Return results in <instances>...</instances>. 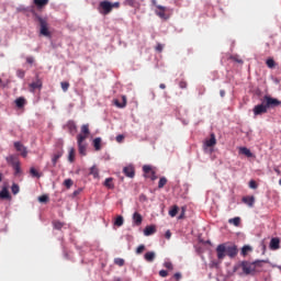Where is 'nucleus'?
Here are the masks:
<instances>
[{
    "instance_id": "31",
    "label": "nucleus",
    "mask_w": 281,
    "mask_h": 281,
    "mask_svg": "<svg viewBox=\"0 0 281 281\" xmlns=\"http://www.w3.org/2000/svg\"><path fill=\"white\" fill-rule=\"evenodd\" d=\"M0 199H11V196H10V191H8L7 188H3V189L0 191Z\"/></svg>"
},
{
    "instance_id": "30",
    "label": "nucleus",
    "mask_w": 281,
    "mask_h": 281,
    "mask_svg": "<svg viewBox=\"0 0 281 281\" xmlns=\"http://www.w3.org/2000/svg\"><path fill=\"white\" fill-rule=\"evenodd\" d=\"M7 161L8 164H11V166H14L16 164H19V158H16V156L11 155L9 157H7Z\"/></svg>"
},
{
    "instance_id": "29",
    "label": "nucleus",
    "mask_w": 281,
    "mask_h": 281,
    "mask_svg": "<svg viewBox=\"0 0 281 281\" xmlns=\"http://www.w3.org/2000/svg\"><path fill=\"white\" fill-rule=\"evenodd\" d=\"M47 3H49V0H34V4L37 8H45V5H47Z\"/></svg>"
},
{
    "instance_id": "34",
    "label": "nucleus",
    "mask_w": 281,
    "mask_h": 281,
    "mask_svg": "<svg viewBox=\"0 0 281 281\" xmlns=\"http://www.w3.org/2000/svg\"><path fill=\"white\" fill-rule=\"evenodd\" d=\"M228 223L231 225H234L235 227H239L240 226V217H234L228 220Z\"/></svg>"
},
{
    "instance_id": "7",
    "label": "nucleus",
    "mask_w": 281,
    "mask_h": 281,
    "mask_svg": "<svg viewBox=\"0 0 281 281\" xmlns=\"http://www.w3.org/2000/svg\"><path fill=\"white\" fill-rule=\"evenodd\" d=\"M268 110L269 108H267V103H265V101L262 100L261 104L255 105L252 113L255 116L265 115Z\"/></svg>"
},
{
    "instance_id": "24",
    "label": "nucleus",
    "mask_w": 281,
    "mask_h": 281,
    "mask_svg": "<svg viewBox=\"0 0 281 281\" xmlns=\"http://www.w3.org/2000/svg\"><path fill=\"white\" fill-rule=\"evenodd\" d=\"M103 186L109 190H113L115 188V184L113 183V178H106Z\"/></svg>"
},
{
    "instance_id": "21",
    "label": "nucleus",
    "mask_w": 281,
    "mask_h": 281,
    "mask_svg": "<svg viewBox=\"0 0 281 281\" xmlns=\"http://www.w3.org/2000/svg\"><path fill=\"white\" fill-rule=\"evenodd\" d=\"M239 153H240V155H245L248 158L254 157V153H251V150L247 147H240Z\"/></svg>"
},
{
    "instance_id": "26",
    "label": "nucleus",
    "mask_w": 281,
    "mask_h": 281,
    "mask_svg": "<svg viewBox=\"0 0 281 281\" xmlns=\"http://www.w3.org/2000/svg\"><path fill=\"white\" fill-rule=\"evenodd\" d=\"M90 175H92L94 179H100V170L98 169V167L92 166L90 168Z\"/></svg>"
},
{
    "instance_id": "64",
    "label": "nucleus",
    "mask_w": 281,
    "mask_h": 281,
    "mask_svg": "<svg viewBox=\"0 0 281 281\" xmlns=\"http://www.w3.org/2000/svg\"><path fill=\"white\" fill-rule=\"evenodd\" d=\"M113 281H122V279L116 277L113 279Z\"/></svg>"
},
{
    "instance_id": "1",
    "label": "nucleus",
    "mask_w": 281,
    "mask_h": 281,
    "mask_svg": "<svg viewBox=\"0 0 281 281\" xmlns=\"http://www.w3.org/2000/svg\"><path fill=\"white\" fill-rule=\"evenodd\" d=\"M216 254L218 260H225V256H228V258H236L238 256V246L234 244H220L216 247Z\"/></svg>"
},
{
    "instance_id": "19",
    "label": "nucleus",
    "mask_w": 281,
    "mask_h": 281,
    "mask_svg": "<svg viewBox=\"0 0 281 281\" xmlns=\"http://www.w3.org/2000/svg\"><path fill=\"white\" fill-rule=\"evenodd\" d=\"M157 10H158L156 11L157 16H159L160 19H166V7L157 5Z\"/></svg>"
},
{
    "instance_id": "36",
    "label": "nucleus",
    "mask_w": 281,
    "mask_h": 281,
    "mask_svg": "<svg viewBox=\"0 0 281 281\" xmlns=\"http://www.w3.org/2000/svg\"><path fill=\"white\" fill-rule=\"evenodd\" d=\"M53 226L55 229H63V227H65V223H63L60 221H54Z\"/></svg>"
},
{
    "instance_id": "22",
    "label": "nucleus",
    "mask_w": 281,
    "mask_h": 281,
    "mask_svg": "<svg viewBox=\"0 0 281 281\" xmlns=\"http://www.w3.org/2000/svg\"><path fill=\"white\" fill-rule=\"evenodd\" d=\"M123 5H128L130 8H138L139 1H137V0H124Z\"/></svg>"
},
{
    "instance_id": "43",
    "label": "nucleus",
    "mask_w": 281,
    "mask_h": 281,
    "mask_svg": "<svg viewBox=\"0 0 281 281\" xmlns=\"http://www.w3.org/2000/svg\"><path fill=\"white\" fill-rule=\"evenodd\" d=\"M249 251H251V247L250 246H244L241 248V256H247V254H249Z\"/></svg>"
},
{
    "instance_id": "57",
    "label": "nucleus",
    "mask_w": 281,
    "mask_h": 281,
    "mask_svg": "<svg viewBox=\"0 0 281 281\" xmlns=\"http://www.w3.org/2000/svg\"><path fill=\"white\" fill-rule=\"evenodd\" d=\"M156 52H164V45L157 44Z\"/></svg>"
},
{
    "instance_id": "17",
    "label": "nucleus",
    "mask_w": 281,
    "mask_h": 281,
    "mask_svg": "<svg viewBox=\"0 0 281 281\" xmlns=\"http://www.w3.org/2000/svg\"><path fill=\"white\" fill-rule=\"evenodd\" d=\"M15 105L19 108V109H23L26 104H27V100H25L24 97H20L18 99H15Z\"/></svg>"
},
{
    "instance_id": "39",
    "label": "nucleus",
    "mask_w": 281,
    "mask_h": 281,
    "mask_svg": "<svg viewBox=\"0 0 281 281\" xmlns=\"http://www.w3.org/2000/svg\"><path fill=\"white\" fill-rule=\"evenodd\" d=\"M38 202L40 203H49V195L44 194V195L38 196Z\"/></svg>"
},
{
    "instance_id": "33",
    "label": "nucleus",
    "mask_w": 281,
    "mask_h": 281,
    "mask_svg": "<svg viewBox=\"0 0 281 281\" xmlns=\"http://www.w3.org/2000/svg\"><path fill=\"white\" fill-rule=\"evenodd\" d=\"M177 214H179V206L173 205L171 207V210L169 211V216H171V218H175V216H177Z\"/></svg>"
},
{
    "instance_id": "16",
    "label": "nucleus",
    "mask_w": 281,
    "mask_h": 281,
    "mask_svg": "<svg viewBox=\"0 0 281 281\" xmlns=\"http://www.w3.org/2000/svg\"><path fill=\"white\" fill-rule=\"evenodd\" d=\"M206 148H212L216 146V136L214 134H211V138L205 140Z\"/></svg>"
},
{
    "instance_id": "48",
    "label": "nucleus",
    "mask_w": 281,
    "mask_h": 281,
    "mask_svg": "<svg viewBox=\"0 0 281 281\" xmlns=\"http://www.w3.org/2000/svg\"><path fill=\"white\" fill-rule=\"evenodd\" d=\"M249 188H250L251 190H257V189H258V183H256L255 180H250V181H249Z\"/></svg>"
},
{
    "instance_id": "53",
    "label": "nucleus",
    "mask_w": 281,
    "mask_h": 281,
    "mask_svg": "<svg viewBox=\"0 0 281 281\" xmlns=\"http://www.w3.org/2000/svg\"><path fill=\"white\" fill-rule=\"evenodd\" d=\"M159 276H160V278H168V271L167 270H160Z\"/></svg>"
},
{
    "instance_id": "5",
    "label": "nucleus",
    "mask_w": 281,
    "mask_h": 281,
    "mask_svg": "<svg viewBox=\"0 0 281 281\" xmlns=\"http://www.w3.org/2000/svg\"><path fill=\"white\" fill-rule=\"evenodd\" d=\"M263 104H266V106L268 109H276V106H280L281 105V101L276 99V98H271L269 95H265L263 97Z\"/></svg>"
},
{
    "instance_id": "3",
    "label": "nucleus",
    "mask_w": 281,
    "mask_h": 281,
    "mask_svg": "<svg viewBox=\"0 0 281 281\" xmlns=\"http://www.w3.org/2000/svg\"><path fill=\"white\" fill-rule=\"evenodd\" d=\"M99 12L100 14H103V16H106V14H111V12H113V5L109 0L101 1L99 3Z\"/></svg>"
},
{
    "instance_id": "55",
    "label": "nucleus",
    "mask_w": 281,
    "mask_h": 281,
    "mask_svg": "<svg viewBox=\"0 0 281 281\" xmlns=\"http://www.w3.org/2000/svg\"><path fill=\"white\" fill-rule=\"evenodd\" d=\"M165 238H167V240H170V238H172V233L170 231H167L165 234Z\"/></svg>"
},
{
    "instance_id": "41",
    "label": "nucleus",
    "mask_w": 281,
    "mask_h": 281,
    "mask_svg": "<svg viewBox=\"0 0 281 281\" xmlns=\"http://www.w3.org/2000/svg\"><path fill=\"white\" fill-rule=\"evenodd\" d=\"M114 265H116L117 267H124L125 261L123 258H115L114 259Z\"/></svg>"
},
{
    "instance_id": "52",
    "label": "nucleus",
    "mask_w": 281,
    "mask_h": 281,
    "mask_svg": "<svg viewBox=\"0 0 281 281\" xmlns=\"http://www.w3.org/2000/svg\"><path fill=\"white\" fill-rule=\"evenodd\" d=\"M16 76H18V78H25V71L24 70H18Z\"/></svg>"
},
{
    "instance_id": "18",
    "label": "nucleus",
    "mask_w": 281,
    "mask_h": 281,
    "mask_svg": "<svg viewBox=\"0 0 281 281\" xmlns=\"http://www.w3.org/2000/svg\"><path fill=\"white\" fill-rule=\"evenodd\" d=\"M31 91H36V89L43 88V81L41 79H37L36 81L30 83Z\"/></svg>"
},
{
    "instance_id": "50",
    "label": "nucleus",
    "mask_w": 281,
    "mask_h": 281,
    "mask_svg": "<svg viewBox=\"0 0 281 281\" xmlns=\"http://www.w3.org/2000/svg\"><path fill=\"white\" fill-rule=\"evenodd\" d=\"M146 249V246L144 245H139L137 248H136V254H144V250Z\"/></svg>"
},
{
    "instance_id": "51",
    "label": "nucleus",
    "mask_w": 281,
    "mask_h": 281,
    "mask_svg": "<svg viewBox=\"0 0 281 281\" xmlns=\"http://www.w3.org/2000/svg\"><path fill=\"white\" fill-rule=\"evenodd\" d=\"M178 218H179V220L186 218V206H182V207H181V214L179 215Z\"/></svg>"
},
{
    "instance_id": "32",
    "label": "nucleus",
    "mask_w": 281,
    "mask_h": 281,
    "mask_svg": "<svg viewBox=\"0 0 281 281\" xmlns=\"http://www.w3.org/2000/svg\"><path fill=\"white\" fill-rule=\"evenodd\" d=\"M114 225L116 227H122V225H124V217L122 215H119L114 221Z\"/></svg>"
},
{
    "instance_id": "25",
    "label": "nucleus",
    "mask_w": 281,
    "mask_h": 281,
    "mask_svg": "<svg viewBox=\"0 0 281 281\" xmlns=\"http://www.w3.org/2000/svg\"><path fill=\"white\" fill-rule=\"evenodd\" d=\"M60 157H63V150H58L56 154L53 155V166H56V164H58V159H60Z\"/></svg>"
},
{
    "instance_id": "58",
    "label": "nucleus",
    "mask_w": 281,
    "mask_h": 281,
    "mask_svg": "<svg viewBox=\"0 0 281 281\" xmlns=\"http://www.w3.org/2000/svg\"><path fill=\"white\" fill-rule=\"evenodd\" d=\"M173 278H175V280H177V281L181 280V273H180V272L175 273V274H173Z\"/></svg>"
},
{
    "instance_id": "11",
    "label": "nucleus",
    "mask_w": 281,
    "mask_h": 281,
    "mask_svg": "<svg viewBox=\"0 0 281 281\" xmlns=\"http://www.w3.org/2000/svg\"><path fill=\"white\" fill-rule=\"evenodd\" d=\"M64 127L69 131L70 135H76V132L78 131L76 122L74 121H68Z\"/></svg>"
},
{
    "instance_id": "14",
    "label": "nucleus",
    "mask_w": 281,
    "mask_h": 281,
    "mask_svg": "<svg viewBox=\"0 0 281 281\" xmlns=\"http://www.w3.org/2000/svg\"><path fill=\"white\" fill-rule=\"evenodd\" d=\"M270 249H272V251L280 249V238L273 237L270 240Z\"/></svg>"
},
{
    "instance_id": "60",
    "label": "nucleus",
    "mask_w": 281,
    "mask_h": 281,
    "mask_svg": "<svg viewBox=\"0 0 281 281\" xmlns=\"http://www.w3.org/2000/svg\"><path fill=\"white\" fill-rule=\"evenodd\" d=\"M111 5H112V10H113V8H120V2L111 3Z\"/></svg>"
},
{
    "instance_id": "59",
    "label": "nucleus",
    "mask_w": 281,
    "mask_h": 281,
    "mask_svg": "<svg viewBox=\"0 0 281 281\" xmlns=\"http://www.w3.org/2000/svg\"><path fill=\"white\" fill-rule=\"evenodd\" d=\"M124 139V135H117L116 136V142H122Z\"/></svg>"
},
{
    "instance_id": "10",
    "label": "nucleus",
    "mask_w": 281,
    "mask_h": 281,
    "mask_svg": "<svg viewBox=\"0 0 281 281\" xmlns=\"http://www.w3.org/2000/svg\"><path fill=\"white\" fill-rule=\"evenodd\" d=\"M132 221L136 227H139V225H142V223L144 222V217L142 216V214H139V212H135L132 216Z\"/></svg>"
},
{
    "instance_id": "12",
    "label": "nucleus",
    "mask_w": 281,
    "mask_h": 281,
    "mask_svg": "<svg viewBox=\"0 0 281 281\" xmlns=\"http://www.w3.org/2000/svg\"><path fill=\"white\" fill-rule=\"evenodd\" d=\"M123 172H124L125 177L133 179L135 177V167H133V166L124 167Z\"/></svg>"
},
{
    "instance_id": "28",
    "label": "nucleus",
    "mask_w": 281,
    "mask_h": 281,
    "mask_svg": "<svg viewBox=\"0 0 281 281\" xmlns=\"http://www.w3.org/2000/svg\"><path fill=\"white\" fill-rule=\"evenodd\" d=\"M81 133L82 137H86V139L89 137V134L91 133L89 131V124H85L81 126Z\"/></svg>"
},
{
    "instance_id": "45",
    "label": "nucleus",
    "mask_w": 281,
    "mask_h": 281,
    "mask_svg": "<svg viewBox=\"0 0 281 281\" xmlns=\"http://www.w3.org/2000/svg\"><path fill=\"white\" fill-rule=\"evenodd\" d=\"M60 86H61L63 91H65V92L69 91V82L61 81Z\"/></svg>"
},
{
    "instance_id": "27",
    "label": "nucleus",
    "mask_w": 281,
    "mask_h": 281,
    "mask_svg": "<svg viewBox=\"0 0 281 281\" xmlns=\"http://www.w3.org/2000/svg\"><path fill=\"white\" fill-rule=\"evenodd\" d=\"M155 232H157V228L155 226H147L145 229H144V234L146 236H153V234H155Z\"/></svg>"
},
{
    "instance_id": "42",
    "label": "nucleus",
    "mask_w": 281,
    "mask_h": 281,
    "mask_svg": "<svg viewBox=\"0 0 281 281\" xmlns=\"http://www.w3.org/2000/svg\"><path fill=\"white\" fill-rule=\"evenodd\" d=\"M265 262H267V261H265V260L252 261V265L255 266V270L258 269V268H261L262 263H265Z\"/></svg>"
},
{
    "instance_id": "46",
    "label": "nucleus",
    "mask_w": 281,
    "mask_h": 281,
    "mask_svg": "<svg viewBox=\"0 0 281 281\" xmlns=\"http://www.w3.org/2000/svg\"><path fill=\"white\" fill-rule=\"evenodd\" d=\"M64 186H65L67 189L71 188V186H74V180H71V179H66V180L64 181Z\"/></svg>"
},
{
    "instance_id": "6",
    "label": "nucleus",
    "mask_w": 281,
    "mask_h": 281,
    "mask_svg": "<svg viewBox=\"0 0 281 281\" xmlns=\"http://www.w3.org/2000/svg\"><path fill=\"white\" fill-rule=\"evenodd\" d=\"M85 139H87V136H82V134H79L77 136V144H78V148H79V154L80 155H87V145H85Z\"/></svg>"
},
{
    "instance_id": "44",
    "label": "nucleus",
    "mask_w": 281,
    "mask_h": 281,
    "mask_svg": "<svg viewBox=\"0 0 281 281\" xmlns=\"http://www.w3.org/2000/svg\"><path fill=\"white\" fill-rule=\"evenodd\" d=\"M11 192H12V194H19V192H20L19 184H16V183L12 184Z\"/></svg>"
},
{
    "instance_id": "61",
    "label": "nucleus",
    "mask_w": 281,
    "mask_h": 281,
    "mask_svg": "<svg viewBox=\"0 0 281 281\" xmlns=\"http://www.w3.org/2000/svg\"><path fill=\"white\" fill-rule=\"evenodd\" d=\"M274 172L277 173V175H281V171H280V169L278 168V167H274Z\"/></svg>"
},
{
    "instance_id": "47",
    "label": "nucleus",
    "mask_w": 281,
    "mask_h": 281,
    "mask_svg": "<svg viewBox=\"0 0 281 281\" xmlns=\"http://www.w3.org/2000/svg\"><path fill=\"white\" fill-rule=\"evenodd\" d=\"M164 267H165L166 269H168L169 271H172V270L175 269V267L172 266V262H170V261H166V262L164 263Z\"/></svg>"
},
{
    "instance_id": "49",
    "label": "nucleus",
    "mask_w": 281,
    "mask_h": 281,
    "mask_svg": "<svg viewBox=\"0 0 281 281\" xmlns=\"http://www.w3.org/2000/svg\"><path fill=\"white\" fill-rule=\"evenodd\" d=\"M12 167L15 170L16 175H19L21 172V162H16Z\"/></svg>"
},
{
    "instance_id": "35",
    "label": "nucleus",
    "mask_w": 281,
    "mask_h": 281,
    "mask_svg": "<svg viewBox=\"0 0 281 281\" xmlns=\"http://www.w3.org/2000/svg\"><path fill=\"white\" fill-rule=\"evenodd\" d=\"M74 159H76V149L70 148L69 154H68V161H70V164H72Z\"/></svg>"
},
{
    "instance_id": "40",
    "label": "nucleus",
    "mask_w": 281,
    "mask_h": 281,
    "mask_svg": "<svg viewBox=\"0 0 281 281\" xmlns=\"http://www.w3.org/2000/svg\"><path fill=\"white\" fill-rule=\"evenodd\" d=\"M166 183H168V179H166V177L160 178L158 182L159 190H161V188H164Z\"/></svg>"
},
{
    "instance_id": "56",
    "label": "nucleus",
    "mask_w": 281,
    "mask_h": 281,
    "mask_svg": "<svg viewBox=\"0 0 281 281\" xmlns=\"http://www.w3.org/2000/svg\"><path fill=\"white\" fill-rule=\"evenodd\" d=\"M26 63L29 65H33L34 64V57H26Z\"/></svg>"
},
{
    "instance_id": "4",
    "label": "nucleus",
    "mask_w": 281,
    "mask_h": 281,
    "mask_svg": "<svg viewBox=\"0 0 281 281\" xmlns=\"http://www.w3.org/2000/svg\"><path fill=\"white\" fill-rule=\"evenodd\" d=\"M239 267L243 269V272L245 273V276H251L256 271L254 262L241 261L239 263Z\"/></svg>"
},
{
    "instance_id": "62",
    "label": "nucleus",
    "mask_w": 281,
    "mask_h": 281,
    "mask_svg": "<svg viewBox=\"0 0 281 281\" xmlns=\"http://www.w3.org/2000/svg\"><path fill=\"white\" fill-rule=\"evenodd\" d=\"M74 196H78V194H80V190H76V191H74Z\"/></svg>"
},
{
    "instance_id": "2",
    "label": "nucleus",
    "mask_w": 281,
    "mask_h": 281,
    "mask_svg": "<svg viewBox=\"0 0 281 281\" xmlns=\"http://www.w3.org/2000/svg\"><path fill=\"white\" fill-rule=\"evenodd\" d=\"M35 21H37L40 24L41 36H45L46 38H52V32H49V23L47 22V18H43L38 14H35Z\"/></svg>"
},
{
    "instance_id": "20",
    "label": "nucleus",
    "mask_w": 281,
    "mask_h": 281,
    "mask_svg": "<svg viewBox=\"0 0 281 281\" xmlns=\"http://www.w3.org/2000/svg\"><path fill=\"white\" fill-rule=\"evenodd\" d=\"M156 256L157 255L155 254V251H148L145 254L144 258H145L146 262H154Z\"/></svg>"
},
{
    "instance_id": "9",
    "label": "nucleus",
    "mask_w": 281,
    "mask_h": 281,
    "mask_svg": "<svg viewBox=\"0 0 281 281\" xmlns=\"http://www.w3.org/2000/svg\"><path fill=\"white\" fill-rule=\"evenodd\" d=\"M14 148L18 153H21L22 157H27V147L23 146L21 142H15Z\"/></svg>"
},
{
    "instance_id": "38",
    "label": "nucleus",
    "mask_w": 281,
    "mask_h": 281,
    "mask_svg": "<svg viewBox=\"0 0 281 281\" xmlns=\"http://www.w3.org/2000/svg\"><path fill=\"white\" fill-rule=\"evenodd\" d=\"M266 65L269 67V69H273V67H276V60H273V58H268L266 60Z\"/></svg>"
},
{
    "instance_id": "13",
    "label": "nucleus",
    "mask_w": 281,
    "mask_h": 281,
    "mask_svg": "<svg viewBox=\"0 0 281 281\" xmlns=\"http://www.w3.org/2000/svg\"><path fill=\"white\" fill-rule=\"evenodd\" d=\"M241 201H243V203L248 205V207H254V205L256 203V198L254 195H248V196H244L241 199Z\"/></svg>"
},
{
    "instance_id": "37",
    "label": "nucleus",
    "mask_w": 281,
    "mask_h": 281,
    "mask_svg": "<svg viewBox=\"0 0 281 281\" xmlns=\"http://www.w3.org/2000/svg\"><path fill=\"white\" fill-rule=\"evenodd\" d=\"M30 175H31L32 177H35L36 179H41V173H38V171H37L36 168H34V167H32V168L30 169Z\"/></svg>"
},
{
    "instance_id": "54",
    "label": "nucleus",
    "mask_w": 281,
    "mask_h": 281,
    "mask_svg": "<svg viewBox=\"0 0 281 281\" xmlns=\"http://www.w3.org/2000/svg\"><path fill=\"white\" fill-rule=\"evenodd\" d=\"M179 87H180V89H187L188 88V82L182 80V81L179 82Z\"/></svg>"
},
{
    "instance_id": "63",
    "label": "nucleus",
    "mask_w": 281,
    "mask_h": 281,
    "mask_svg": "<svg viewBox=\"0 0 281 281\" xmlns=\"http://www.w3.org/2000/svg\"><path fill=\"white\" fill-rule=\"evenodd\" d=\"M159 88H160V89H166V83H160V85H159Z\"/></svg>"
},
{
    "instance_id": "23",
    "label": "nucleus",
    "mask_w": 281,
    "mask_h": 281,
    "mask_svg": "<svg viewBox=\"0 0 281 281\" xmlns=\"http://www.w3.org/2000/svg\"><path fill=\"white\" fill-rule=\"evenodd\" d=\"M94 150H102V138L97 137L93 139Z\"/></svg>"
},
{
    "instance_id": "8",
    "label": "nucleus",
    "mask_w": 281,
    "mask_h": 281,
    "mask_svg": "<svg viewBox=\"0 0 281 281\" xmlns=\"http://www.w3.org/2000/svg\"><path fill=\"white\" fill-rule=\"evenodd\" d=\"M143 172L145 173V177L151 179V181H156L157 173L155 172V170H153V167H150L149 165L143 166Z\"/></svg>"
},
{
    "instance_id": "15",
    "label": "nucleus",
    "mask_w": 281,
    "mask_h": 281,
    "mask_svg": "<svg viewBox=\"0 0 281 281\" xmlns=\"http://www.w3.org/2000/svg\"><path fill=\"white\" fill-rule=\"evenodd\" d=\"M122 102H120V100L115 99L114 100V104L115 106H117V109H125L127 100H126V95H122Z\"/></svg>"
}]
</instances>
